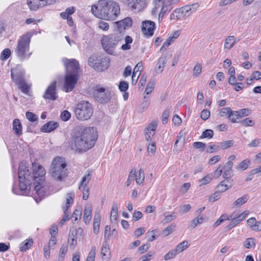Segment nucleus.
I'll list each match as a JSON object with an SVG mask.
<instances>
[{
    "instance_id": "f257e3e1",
    "label": "nucleus",
    "mask_w": 261,
    "mask_h": 261,
    "mask_svg": "<svg viewBox=\"0 0 261 261\" xmlns=\"http://www.w3.org/2000/svg\"><path fill=\"white\" fill-rule=\"evenodd\" d=\"M32 168L33 172L32 174L25 162H21L19 164L18 177L20 190L22 195L29 194L33 180L37 182H43V178L45 174L44 168L36 162L33 163Z\"/></svg>"
},
{
    "instance_id": "f03ea898",
    "label": "nucleus",
    "mask_w": 261,
    "mask_h": 261,
    "mask_svg": "<svg viewBox=\"0 0 261 261\" xmlns=\"http://www.w3.org/2000/svg\"><path fill=\"white\" fill-rule=\"evenodd\" d=\"M97 138L96 129L93 127H79L72 136L71 148L86 151L92 148Z\"/></svg>"
},
{
    "instance_id": "7ed1b4c3",
    "label": "nucleus",
    "mask_w": 261,
    "mask_h": 261,
    "mask_svg": "<svg viewBox=\"0 0 261 261\" xmlns=\"http://www.w3.org/2000/svg\"><path fill=\"white\" fill-rule=\"evenodd\" d=\"M91 11L96 17L108 21L115 20L120 13L119 4L112 0H99L92 6Z\"/></svg>"
},
{
    "instance_id": "20e7f679",
    "label": "nucleus",
    "mask_w": 261,
    "mask_h": 261,
    "mask_svg": "<svg viewBox=\"0 0 261 261\" xmlns=\"http://www.w3.org/2000/svg\"><path fill=\"white\" fill-rule=\"evenodd\" d=\"M32 34L28 33L21 36L18 40L15 49L17 56L21 60L29 59L32 53L30 52V43Z\"/></svg>"
},
{
    "instance_id": "39448f33",
    "label": "nucleus",
    "mask_w": 261,
    "mask_h": 261,
    "mask_svg": "<svg viewBox=\"0 0 261 261\" xmlns=\"http://www.w3.org/2000/svg\"><path fill=\"white\" fill-rule=\"evenodd\" d=\"M123 39L122 34L119 32L105 35L101 39V42L104 50L108 54L113 55L114 49L119 42Z\"/></svg>"
},
{
    "instance_id": "423d86ee",
    "label": "nucleus",
    "mask_w": 261,
    "mask_h": 261,
    "mask_svg": "<svg viewBox=\"0 0 261 261\" xmlns=\"http://www.w3.org/2000/svg\"><path fill=\"white\" fill-rule=\"evenodd\" d=\"M66 164L62 158H55L50 170L51 176L57 180H61L66 176Z\"/></svg>"
},
{
    "instance_id": "0eeeda50",
    "label": "nucleus",
    "mask_w": 261,
    "mask_h": 261,
    "mask_svg": "<svg viewBox=\"0 0 261 261\" xmlns=\"http://www.w3.org/2000/svg\"><path fill=\"white\" fill-rule=\"evenodd\" d=\"M93 111L91 105L86 101H82L77 103L74 109L75 117L80 120L89 119L92 116Z\"/></svg>"
},
{
    "instance_id": "6e6552de",
    "label": "nucleus",
    "mask_w": 261,
    "mask_h": 261,
    "mask_svg": "<svg viewBox=\"0 0 261 261\" xmlns=\"http://www.w3.org/2000/svg\"><path fill=\"white\" fill-rule=\"evenodd\" d=\"M110 60L108 58H101L95 55L91 56L88 59V64L95 70L102 71L107 69L109 66Z\"/></svg>"
},
{
    "instance_id": "1a4fd4ad",
    "label": "nucleus",
    "mask_w": 261,
    "mask_h": 261,
    "mask_svg": "<svg viewBox=\"0 0 261 261\" xmlns=\"http://www.w3.org/2000/svg\"><path fill=\"white\" fill-rule=\"evenodd\" d=\"M92 93L95 99L100 103H107L111 99V93L109 90L96 85L92 89Z\"/></svg>"
},
{
    "instance_id": "9d476101",
    "label": "nucleus",
    "mask_w": 261,
    "mask_h": 261,
    "mask_svg": "<svg viewBox=\"0 0 261 261\" xmlns=\"http://www.w3.org/2000/svg\"><path fill=\"white\" fill-rule=\"evenodd\" d=\"M24 74L23 71L18 73L15 69L11 70V76L13 81L22 92L27 93L29 90V87L24 80Z\"/></svg>"
},
{
    "instance_id": "9b49d317",
    "label": "nucleus",
    "mask_w": 261,
    "mask_h": 261,
    "mask_svg": "<svg viewBox=\"0 0 261 261\" xmlns=\"http://www.w3.org/2000/svg\"><path fill=\"white\" fill-rule=\"evenodd\" d=\"M58 0H27V5L32 11H36L44 7L51 5Z\"/></svg>"
},
{
    "instance_id": "f8f14e48",
    "label": "nucleus",
    "mask_w": 261,
    "mask_h": 261,
    "mask_svg": "<svg viewBox=\"0 0 261 261\" xmlns=\"http://www.w3.org/2000/svg\"><path fill=\"white\" fill-rule=\"evenodd\" d=\"M133 21L130 17H126L121 20L114 22L115 28L117 29L115 32L120 33L124 38V31L125 30L131 27Z\"/></svg>"
},
{
    "instance_id": "ddd939ff",
    "label": "nucleus",
    "mask_w": 261,
    "mask_h": 261,
    "mask_svg": "<svg viewBox=\"0 0 261 261\" xmlns=\"http://www.w3.org/2000/svg\"><path fill=\"white\" fill-rule=\"evenodd\" d=\"M75 197L74 193L70 192L67 194L66 198L65 204L62 206L63 212L64 214V217L63 219H64L65 221H68L70 219V212L68 211V208L73 203V200Z\"/></svg>"
},
{
    "instance_id": "4468645a",
    "label": "nucleus",
    "mask_w": 261,
    "mask_h": 261,
    "mask_svg": "<svg viewBox=\"0 0 261 261\" xmlns=\"http://www.w3.org/2000/svg\"><path fill=\"white\" fill-rule=\"evenodd\" d=\"M78 80V76L72 75V74H67L65 77L64 90L68 92L73 90Z\"/></svg>"
},
{
    "instance_id": "2eb2a0df",
    "label": "nucleus",
    "mask_w": 261,
    "mask_h": 261,
    "mask_svg": "<svg viewBox=\"0 0 261 261\" xmlns=\"http://www.w3.org/2000/svg\"><path fill=\"white\" fill-rule=\"evenodd\" d=\"M91 178V175L90 173L84 176L79 186L80 190L83 192V199L84 200H86L89 195V188L87 187V185L89 182Z\"/></svg>"
},
{
    "instance_id": "dca6fc26",
    "label": "nucleus",
    "mask_w": 261,
    "mask_h": 261,
    "mask_svg": "<svg viewBox=\"0 0 261 261\" xmlns=\"http://www.w3.org/2000/svg\"><path fill=\"white\" fill-rule=\"evenodd\" d=\"M132 10L141 11L146 6L145 0H121Z\"/></svg>"
},
{
    "instance_id": "f3484780",
    "label": "nucleus",
    "mask_w": 261,
    "mask_h": 261,
    "mask_svg": "<svg viewBox=\"0 0 261 261\" xmlns=\"http://www.w3.org/2000/svg\"><path fill=\"white\" fill-rule=\"evenodd\" d=\"M65 63L66 69V73L78 76L79 64L75 59L67 60Z\"/></svg>"
},
{
    "instance_id": "a211bd4d",
    "label": "nucleus",
    "mask_w": 261,
    "mask_h": 261,
    "mask_svg": "<svg viewBox=\"0 0 261 261\" xmlns=\"http://www.w3.org/2000/svg\"><path fill=\"white\" fill-rule=\"evenodd\" d=\"M155 27V24L152 21L145 20L142 22V31L146 35L148 36H152Z\"/></svg>"
},
{
    "instance_id": "6ab92c4d",
    "label": "nucleus",
    "mask_w": 261,
    "mask_h": 261,
    "mask_svg": "<svg viewBox=\"0 0 261 261\" xmlns=\"http://www.w3.org/2000/svg\"><path fill=\"white\" fill-rule=\"evenodd\" d=\"M56 82H52L46 89L43 97L50 100H56L57 98L56 93Z\"/></svg>"
},
{
    "instance_id": "aec40b11",
    "label": "nucleus",
    "mask_w": 261,
    "mask_h": 261,
    "mask_svg": "<svg viewBox=\"0 0 261 261\" xmlns=\"http://www.w3.org/2000/svg\"><path fill=\"white\" fill-rule=\"evenodd\" d=\"M42 182H38V185L34 187L35 194H34V199L37 202H38L46 195L47 191L45 189L41 186Z\"/></svg>"
},
{
    "instance_id": "412c9836",
    "label": "nucleus",
    "mask_w": 261,
    "mask_h": 261,
    "mask_svg": "<svg viewBox=\"0 0 261 261\" xmlns=\"http://www.w3.org/2000/svg\"><path fill=\"white\" fill-rule=\"evenodd\" d=\"M168 59L169 58H168L165 54L162 55L159 59L155 68V72L156 74H160L163 71L166 62Z\"/></svg>"
},
{
    "instance_id": "4be33fe9",
    "label": "nucleus",
    "mask_w": 261,
    "mask_h": 261,
    "mask_svg": "<svg viewBox=\"0 0 261 261\" xmlns=\"http://www.w3.org/2000/svg\"><path fill=\"white\" fill-rule=\"evenodd\" d=\"M58 126L59 124L57 122L49 121L41 127L40 130L42 132L50 133L54 131Z\"/></svg>"
},
{
    "instance_id": "5701e85b",
    "label": "nucleus",
    "mask_w": 261,
    "mask_h": 261,
    "mask_svg": "<svg viewBox=\"0 0 261 261\" xmlns=\"http://www.w3.org/2000/svg\"><path fill=\"white\" fill-rule=\"evenodd\" d=\"M100 219V212L99 211L96 212L93 219V232L95 234H97L99 232Z\"/></svg>"
},
{
    "instance_id": "b1692460",
    "label": "nucleus",
    "mask_w": 261,
    "mask_h": 261,
    "mask_svg": "<svg viewBox=\"0 0 261 261\" xmlns=\"http://www.w3.org/2000/svg\"><path fill=\"white\" fill-rule=\"evenodd\" d=\"M92 208L91 205H87L85 207L84 211L83 220L86 224L90 222L92 216Z\"/></svg>"
},
{
    "instance_id": "393cba45",
    "label": "nucleus",
    "mask_w": 261,
    "mask_h": 261,
    "mask_svg": "<svg viewBox=\"0 0 261 261\" xmlns=\"http://www.w3.org/2000/svg\"><path fill=\"white\" fill-rule=\"evenodd\" d=\"M236 156L234 155H231L228 158V161L226 163L223 167L224 172H229V174L233 175L232 167L233 164L232 161L234 160Z\"/></svg>"
},
{
    "instance_id": "a878e982",
    "label": "nucleus",
    "mask_w": 261,
    "mask_h": 261,
    "mask_svg": "<svg viewBox=\"0 0 261 261\" xmlns=\"http://www.w3.org/2000/svg\"><path fill=\"white\" fill-rule=\"evenodd\" d=\"M238 41L236 40V38L233 36H229L226 37L225 40L224 48L225 49H230Z\"/></svg>"
},
{
    "instance_id": "bb28decb",
    "label": "nucleus",
    "mask_w": 261,
    "mask_h": 261,
    "mask_svg": "<svg viewBox=\"0 0 261 261\" xmlns=\"http://www.w3.org/2000/svg\"><path fill=\"white\" fill-rule=\"evenodd\" d=\"M13 129L17 136L21 135L22 133V125L20 121L18 119H15L13 122Z\"/></svg>"
},
{
    "instance_id": "cd10ccee",
    "label": "nucleus",
    "mask_w": 261,
    "mask_h": 261,
    "mask_svg": "<svg viewBox=\"0 0 261 261\" xmlns=\"http://www.w3.org/2000/svg\"><path fill=\"white\" fill-rule=\"evenodd\" d=\"M101 254L103 259L109 260L111 256V252L108 245L103 244L101 250Z\"/></svg>"
},
{
    "instance_id": "c85d7f7f",
    "label": "nucleus",
    "mask_w": 261,
    "mask_h": 261,
    "mask_svg": "<svg viewBox=\"0 0 261 261\" xmlns=\"http://www.w3.org/2000/svg\"><path fill=\"white\" fill-rule=\"evenodd\" d=\"M184 18L181 8L176 9L170 15L171 20H179Z\"/></svg>"
},
{
    "instance_id": "c756f323",
    "label": "nucleus",
    "mask_w": 261,
    "mask_h": 261,
    "mask_svg": "<svg viewBox=\"0 0 261 261\" xmlns=\"http://www.w3.org/2000/svg\"><path fill=\"white\" fill-rule=\"evenodd\" d=\"M225 180L221 181L217 186L218 191L220 193L226 191L227 190L230 188L232 186V183L226 184Z\"/></svg>"
},
{
    "instance_id": "7c9ffc66",
    "label": "nucleus",
    "mask_w": 261,
    "mask_h": 261,
    "mask_svg": "<svg viewBox=\"0 0 261 261\" xmlns=\"http://www.w3.org/2000/svg\"><path fill=\"white\" fill-rule=\"evenodd\" d=\"M227 220H231L230 223L226 227L229 230L231 229L239 224L237 220L234 218V215L233 214L228 216L227 217Z\"/></svg>"
},
{
    "instance_id": "2f4dec72",
    "label": "nucleus",
    "mask_w": 261,
    "mask_h": 261,
    "mask_svg": "<svg viewBox=\"0 0 261 261\" xmlns=\"http://www.w3.org/2000/svg\"><path fill=\"white\" fill-rule=\"evenodd\" d=\"M189 245L188 241L185 240L178 244L174 249L178 254L187 248Z\"/></svg>"
},
{
    "instance_id": "473e14b6",
    "label": "nucleus",
    "mask_w": 261,
    "mask_h": 261,
    "mask_svg": "<svg viewBox=\"0 0 261 261\" xmlns=\"http://www.w3.org/2000/svg\"><path fill=\"white\" fill-rule=\"evenodd\" d=\"M232 110L229 107L223 108L221 109L219 112V115L221 117H231Z\"/></svg>"
},
{
    "instance_id": "72a5a7b5",
    "label": "nucleus",
    "mask_w": 261,
    "mask_h": 261,
    "mask_svg": "<svg viewBox=\"0 0 261 261\" xmlns=\"http://www.w3.org/2000/svg\"><path fill=\"white\" fill-rule=\"evenodd\" d=\"M145 178L144 172L142 168L140 169L138 171L137 177L136 178V181L139 185H142Z\"/></svg>"
},
{
    "instance_id": "f704fd0d",
    "label": "nucleus",
    "mask_w": 261,
    "mask_h": 261,
    "mask_svg": "<svg viewBox=\"0 0 261 261\" xmlns=\"http://www.w3.org/2000/svg\"><path fill=\"white\" fill-rule=\"evenodd\" d=\"M249 199L247 195H245L242 197L237 199L234 202L233 205L235 206L239 207L244 204Z\"/></svg>"
},
{
    "instance_id": "c9c22d12",
    "label": "nucleus",
    "mask_w": 261,
    "mask_h": 261,
    "mask_svg": "<svg viewBox=\"0 0 261 261\" xmlns=\"http://www.w3.org/2000/svg\"><path fill=\"white\" fill-rule=\"evenodd\" d=\"M118 216V205L116 202H113L111 212V216L114 221H116Z\"/></svg>"
},
{
    "instance_id": "e433bc0d",
    "label": "nucleus",
    "mask_w": 261,
    "mask_h": 261,
    "mask_svg": "<svg viewBox=\"0 0 261 261\" xmlns=\"http://www.w3.org/2000/svg\"><path fill=\"white\" fill-rule=\"evenodd\" d=\"M125 43L123 44L121 48L123 50H128L130 48V44L132 43L133 39L131 37L126 36L124 38Z\"/></svg>"
},
{
    "instance_id": "4c0bfd02",
    "label": "nucleus",
    "mask_w": 261,
    "mask_h": 261,
    "mask_svg": "<svg viewBox=\"0 0 261 261\" xmlns=\"http://www.w3.org/2000/svg\"><path fill=\"white\" fill-rule=\"evenodd\" d=\"M33 241L32 239L25 240L24 242L22 243L20 245V250L21 251H24L28 249L30 246L32 245Z\"/></svg>"
},
{
    "instance_id": "58836bf2",
    "label": "nucleus",
    "mask_w": 261,
    "mask_h": 261,
    "mask_svg": "<svg viewBox=\"0 0 261 261\" xmlns=\"http://www.w3.org/2000/svg\"><path fill=\"white\" fill-rule=\"evenodd\" d=\"M136 173V169L135 168H133V169H132L129 172L127 180L126 182L127 187H128L130 185V184L134 180V178Z\"/></svg>"
},
{
    "instance_id": "ea45409f",
    "label": "nucleus",
    "mask_w": 261,
    "mask_h": 261,
    "mask_svg": "<svg viewBox=\"0 0 261 261\" xmlns=\"http://www.w3.org/2000/svg\"><path fill=\"white\" fill-rule=\"evenodd\" d=\"M203 218L202 217V216L199 215L191 221V226L192 228H195V227L197 226L198 224H201L203 222Z\"/></svg>"
},
{
    "instance_id": "a19ab883",
    "label": "nucleus",
    "mask_w": 261,
    "mask_h": 261,
    "mask_svg": "<svg viewBox=\"0 0 261 261\" xmlns=\"http://www.w3.org/2000/svg\"><path fill=\"white\" fill-rule=\"evenodd\" d=\"M244 246L247 249H250L255 246V242L253 238L247 239L244 243Z\"/></svg>"
},
{
    "instance_id": "79ce46f5",
    "label": "nucleus",
    "mask_w": 261,
    "mask_h": 261,
    "mask_svg": "<svg viewBox=\"0 0 261 261\" xmlns=\"http://www.w3.org/2000/svg\"><path fill=\"white\" fill-rule=\"evenodd\" d=\"M240 124L243 126H252L254 125V121L250 119L247 118L240 122Z\"/></svg>"
},
{
    "instance_id": "37998d69",
    "label": "nucleus",
    "mask_w": 261,
    "mask_h": 261,
    "mask_svg": "<svg viewBox=\"0 0 261 261\" xmlns=\"http://www.w3.org/2000/svg\"><path fill=\"white\" fill-rule=\"evenodd\" d=\"M233 144L232 140H227L220 143L219 148L222 149H225L232 146Z\"/></svg>"
},
{
    "instance_id": "c03bdc74",
    "label": "nucleus",
    "mask_w": 261,
    "mask_h": 261,
    "mask_svg": "<svg viewBox=\"0 0 261 261\" xmlns=\"http://www.w3.org/2000/svg\"><path fill=\"white\" fill-rule=\"evenodd\" d=\"M251 111L248 109H242L236 112L234 114H237V116H240L241 118L244 116H247L250 115Z\"/></svg>"
},
{
    "instance_id": "a18cd8bd",
    "label": "nucleus",
    "mask_w": 261,
    "mask_h": 261,
    "mask_svg": "<svg viewBox=\"0 0 261 261\" xmlns=\"http://www.w3.org/2000/svg\"><path fill=\"white\" fill-rule=\"evenodd\" d=\"M95 253L96 247L95 246H93L88 253L86 261H94Z\"/></svg>"
},
{
    "instance_id": "49530a36",
    "label": "nucleus",
    "mask_w": 261,
    "mask_h": 261,
    "mask_svg": "<svg viewBox=\"0 0 261 261\" xmlns=\"http://www.w3.org/2000/svg\"><path fill=\"white\" fill-rule=\"evenodd\" d=\"M169 7L167 6L165 4H163L162 6L161 10L160 11V12L159 15V20L161 21L163 18V16L164 14L166 13V12L170 10L171 9H169Z\"/></svg>"
},
{
    "instance_id": "de8ad7c7",
    "label": "nucleus",
    "mask_w": 261,
    "mask_h": 261,
    "mask_svg": "<svg viewBox=\"0 0 261 261\" xmlns=\"http://www.w3.org/2000/svg\"><path fill=\"white\" fill-rule=\"evenodd\" d=\"M155 82L154 81H150L147 84V86L145 89V93L147 95L150 94L154 87Z\"/></svg>"
},
{
    "instance_id": "09e8293b",
    "label": "nucleus",
    "mask_w": 261,
    "mask_h": 261,
    "mask_svg": "<svg viewBox=\"0 0 261 261\" xmlns=\"http://www.w3.org/2000/svg\"><path fill=\"white\" fill-rule=\"evenodd\" d=\"M176 227L175 225L171 224L166 227L163 232L165 236H167L171 233Z\"/></svg>"
},
{
    "instance_id": "8fccbe9b",
    "label": "nucleus",
    "mask_w": 261,
    "mask_h": 261,
    "mask_svg": "<svg viewBox=\"0 0 261 261\" xmlns=\"http://www.w3.org/2000/svg\"><path fill=\"white\" fill-rule=\"evenodd\" d=\"M157 232L156 229L148 231L146 233L148 241L152 242L156 239L155 233Z\"/></svg>"
},
{
    "instance_id": "3c124183",
    "label": "nucleus",
    "mask_w": 261,
    "mask_h": 261,
    "mask_svg": "<svg viewBox=\"0 0 261 261\" xmlns=\"http://www.w3.org/2000/svg\"><path fill=\"white\" fill-rule=\"evenodd\" d=\"M68 247L67 245H63L62 246L60 249L59 257L60 259H62L63 260L66 255V253L67 251Z\"/></svg>"
},
{
    "instance_id": "603ef678",
    "label": "nucleus",
    "mask_w": 261,
    "mask_h": 261,
    "mask_svg": "<svg viewBox=\"0 0 261 261\" xmlns=\"http://www.w3.org/2000/svg\"><path fill=\"white\" fill-rule=\"evenodd\" d=\"M180 8L184 17H188L192 14L191 11V8H189V7H188L187 5L185 6Z\"/></svg>"
},
{
    "instance_id": "864d4df0",
    "label": "nucleus",
    "mask_w": 261,
    "mask_h": 261,
    "mask_svg": "<svg viewBox=\"0 0 261 261\" xmlns=\"http://www.w3.org/2000/svg\"><path fill=\"white\" fill-rule=\"evenodd\" d=\"M11 55V50L9 48H5L1 53V59L2 60H6Z\"/></svg>"
},
{
    "instance_id": "5fc2aeb1",
    "label": "nucleus",
    "mask_w": 261,
    "mask_h": 261,
    "mask_svg": "<svg viewBox=\"0 0 261 261\" xmlns=\"http://www.w3.org/2000/svg\"><path fill=\"white\" fill-rule=\"evenodd\" d=\"M178 253L176 252L175 250L172 249L169 251L167 254H166L164 256V259L165 260H168L174 257Z\"/></svg>"
},
{
    "instance_id": "6e6d98bb",
    "label": "nucleus",
    "mask_w": 261,
    "mask_h": 261,
    "mask_svg": "<svg viewBox=\"0 0 261 261\" xmlns=\"http://www.w3.org/2000/svg\"><path fill=\"white\" fill-rule=\"evenodd\" d=\"M213 135H214V132L212 129H206L203 132V133L201 136V138H207L208 139H211L213 137Z\"/></svg>"
},
{
    "instance_id": "4d7b16f0",
    "label": "nucleus",
    "mask_w": 261,
    "mask_h": 261,
    "mask_svg": "<svg viewBox=\"0 0 261 261\" xmlns=\"http://www.w3.org/2000/svg\"><path fill=\"white\" fill-rule=\"evenodd\" d=\"M156 151V145L154 143L149 144L147 147V152L150 155H153Z\"/></svg>"
},
{
    "instance_id": "13d9d810",
    "label": "nucleus",
    "mask_w": 261,
    "mask_h": 261,
    "mask_svg": "<svg viewBox=\"0 0 261 261\" xmlns=\"http://www.w3.org/2000/svg\"><path fill=\"white\" fill-rule=\"evenodd\" d=\"M201 65L199 63H197L193 69V75L197 77L201 72Z\"/></svg>"
},
{
    "instance_id": "bf43d9fd",
    "label": "nucleus",
    "mask_w": 261,
    "mask_h": 261,
    "mask_svg": "<svg viewBox=\"0 0 261 261\" xmlns=\"http://www.w3.org/2000/svg\"><path fill=\"white\" fill-rule=\"evenodd\" d=\"M211 180L212 177H211V176L209 175H207L199 180L200 186H201L205 185L210 182Z\"/></svg>"
},
{
    "instance_id": "052dcab7",
    "label": "nucleus",
    "mask_w": 261,
    "mask_h": 261,
    "mask_svg": "<svg viewBox=\"0 0 261 261\" xmlns=\"http://www.w3.org/2000/svg\"><path fill=\"white\" fill-rule=\"evenodd\" d=\"M249 214L248 211H245L243 212L242 213L240 214L238 216H235L234 218L237 220L238 222L240 223L241 221L245 219L246 216Z\"/></svg>"
},
{
    "instance_id": "680f3d73",
    "label": "nucleus",
    "mask_w": 261,
    "mask_h": 261,
    "mask_svg": "<svg viewBox=\"0 0 261 261\" xmlns=\"http://www.w3.org/2000/svg\"><path fill=\"white\" fill-rule=\"evenodd\" d=\"M26 118L31 122H35L37 120V116L32 112H27L25 114Z\"/></svg>"
},
{
    "instance_id": "e2e57ef3",
    "label": "nucleus",
    "mask_w": 261,
    "mask_h": 261,
    "mask_svg": "<svg viewBox=\"0 0 261 261\" xmlns=\"http://www.w3.org/2000/svg\"><path fill=\"white\" fill-rule=\"evenodd\" d=\"M128 88V84L125 81H121L119 85V89L122 92H126Z\"/></svg>"
},
{
    "instance_id": "0e129e2a",
    "label": "nucleus",
    "mask_w": 261,
    "mask_h": 261,
    "mask_svg": "<svg viewBox=\"0 0 261 261\" xmlns=\"http://www.w3.org/2000/svg\"><path fill=\"white\" fill-rule=\"evenodd\" d=\"M249 163V161L247 160H245L239 164L237 168L240 170H244L248 168Z\"/></svg>"
},
{
    "instance_id": "69168bd1",
    "label": "nucleus",
    "mask_w": 261,
    "mask_h": 261,
    "mask_svg": "<svg viewBox=\"0 0 261 261\" xmlns=\"http://www.w3.org/2000/svg\"><path fill=\"white\" fill-rule=\"evenodd\" d=\"M71 117L70 113L67 110L64 111L61 114L60 117L63 121H66L68 120Z\"/></svg>"
},
{
    "instance_id": "338daca9",
    "label": "nucleus",
    "mask_w": 261,
    "mask_h": 261,
    "mask_svg": "<svg viewBox=\"0 0 261 261\" xmlns=\"http://www.w3.org/2000/svg\"><path fill=\"white\" fill-rule=\"evenodd\" d=\"M176 143H180L183 146L185 141V136L183 133L180 132L177 137Z\"/></svg>"
},
{
    "instance_id": "774afa93",
    "label": "nucleus",
    "mask_w": 261,
    "mask_h": 261,
    "mask_svg": "<svg viewBox=\"0 0 261 261\" xmlns=\"http://www.w3.org/2000/svg\"><path fill=\"white\" fill-rule=\"evenodd\" d=\"M98 27L103 31H108L109 29V25L108 23L102 20H100L98 22Z\"/></svg>"
}]
</instances>
